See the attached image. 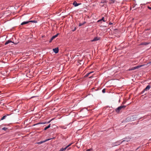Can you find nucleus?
Wrapping results in <instances>:
<instances>
[{
  "label": "nucleus",
  "mask_w": 151,
  "mask_h": 151,
  "mask_svg": "<svg viewBox=\"0 0 151 151\" xmlns=\"http://www.w3.org/2000/svg\"><path fill=\"white\" fill-rule=\"evenodd\" d=\"M29 22H31L36 23L37 22V21L36 20H31V21H29Z\"/></svg>",
  "instance_id": "obj_18"
},
{
  "label": "nucleus",
  "mask_w": 151,
  "mask_h": 151,
  "mask_svg": "<svg viewBox=\"0 0 151 151\" xmlns=\"http://www.w3.org/2000/svg\"><path fill=\"white\" fill-rule=\"evenodd\" d=\"M103 21L104 22H106V21L104 19V17H103L102 18V19H99V20H98L97 21V22H101V21Z\"/></svg>",
  "instance_id": "obj_10"
},
{
  "label": "nucleus",
  "mask_w": 151,
  "mask_h": 151,
  "mask_svg": "<svg viewBox=\"0 0 151 151\" xmlns=\"http://www.w3.org/2000/svg\"><path fill=\"white\" fill-rule=\"evenodd\" d=\"M146 91V90H145V89L142 91L141 93H143L145 91Z\"/></svg>",
  "instance_id": "obj_25"
},
{
  "label": "nucleus",
  "mask_w": 151,
  "mask_h": 151,
  "mask_svg": "<svg viewBox=\"0 0 151 151\" xmlns=\"http://www.w3.org/2000/svg\"><path fill=\"white\" fill-rule=\"evenodd\" d=\"M146 65H137V66L133 67L132 68H130L129 69V71L132 70H135V69H138V68L141 67L143 66H146Z\"/></svg>",
  "instance_id": "obj_2"
},
{
  "label": "nucleus",
  "mask_w": 151,
  "mask_h": 151,
  "mask_svg": "<svg viewBox=\"0 0 151 151\" xmlns=\"http://www.w3.org/2000/svg\"><path fill=\"white\" fill-rule=\"evenodd\" d=\"M85 23H86V22H84L82 23H80L79 25V26H81L84 24Z\"/></svg>",
  "instance_id": "obj_17"
},
{
  "label": "nucleus",
  "mask_w": 151,
  "mask_h": 151,
  "mask_svg": "<svg viewBox=\"0 0 151 151\" xmlns=\"http://www.w3.org/2000/svg\"><path fill=\"white\" fill-rule=\"evenodd\" d=\"M81 4V3H77L76 1H74L73 3V5L75 6H78V5Z\"/></svg>",
  "instance_id": "obj_7"
},
{
  "label": "nucleus",
  "mask_w": 151,
  "mask_h": 151,
  "mask_svg": "<svg viewBox=\"0 0 151 151\" xmlns=\"http://www.w3.org/2000/svg\"><path fill=\"white\" fill-rule=\"evenodd\" d=\"M149 43H148V42H143V43H141L140 45H148Z\"/></svg>",
  "instance_id": "obj_13"
},
{
  "label": "nucleus",
  "mask_w": 151,
  "mask_h": 151,
  "mask_svg": "<svg viewBox=\"0 0 151 151\" xmlns=\"http://www.w3.org/2000/svg\"><path fill=\"white\" fill-rule=\"evenodd\" d=\"M93 73V72H90L89 73H87L86 75H87V76H88L91 73Z\"/></svg>",
  "instance_id": "obj_26"
},
{
  "label": "nucleus",
  "mask_w": 151,
  "mask_h": 151,
  "mask_svg": "<svg viewBox=\"0 0 151 151\" xmlns=\"http://www.w3.org/2000/svg\"><path fill=\"white\" fill-rule=\"evenodd\" d=\"M47 124V122H40L38 123L36 125H37L39 124Z\"/></svg>",
  "instance_id": "obj_16"
},
{
  "label": "nucleus",
  "mask_w": 151,
  "mask_h": 151,
  "mask_svg": "<svg viewBox=\"0 0 151 151\" xmlns=\"http://www.w3.org/2000/svg\"><path fill=\"white\" fill-rule=\"evenodd\" d=\"M102 92L103 93H105V89H103V90H102Z\"/></svg>",
  "instance_id": "obj_24"
},
{
  "label": "nucleus",
  "mask_w": 151,
  "mask_h": 151,
  "mask_svg": "<svg viewBox=\"0 0 151 151\" xmlns=\"http://www.w3.org/2000/svg\"><path fill=\"white\" fill-rule=\"evenodd\" d=\"M72 143H70V144H69V145H68L66 147H67V150H69L71 148L70 147H69V148H68L72 144Z\"/></svg>",
  "instance_id": "obj_14"
},
{
  "label": "nucleus",
  "mask_w": 151,
  "mask_h": 151,
  "mask_svg": "<svg viewBox=\"0 0 151 151\" xmlns=\"http://www.w3.org/2000/svg\"><path fill=\"white\" fill-rule=\"evenodd\" d=\"M55 138V137H53V138H50V139H46V140H45V142H46V141H48V140H49L52 139H54Z\"/></svg>",
  "instance_id": "obj_23"
},
{
  "label": "nucleus",
  "mask_w": 151,
  "mask_h": 151,
  "mask_svg": "<svg viewBox=\"0 0 151 151\" xmlns=\"http://www.w3.org/2000/svg\"><path fill=\"white\" fill-rule=\"evenodd\" d=\"M151 63V62H150L149 63Z\"/></svg>",
  "instance_id": "obj_34"
},
{
  "label": "nucleus",
  "mask_w": 151,
  "mask_h": 151,
  "mask_svg": "<svg viewBox=\"0 0 151 151\" xmlns=\"http://www.w3.org/2000/svg\"><path fill=\"white\" fill-rule=\"evenodd\" d=\"M6 117V115H5L1 119V120H3Z\"/></svg>",
  "instance_id": "obj_21"
},
{
  "label": "nucleus",
  "mask_w": 151,
  "mask_h": 151,
  "mask_svg": "<svg viewBox=\"0 0 151 151\" xmlns=\"http://www.w3.org/2000/svg\"><path fill=\"white\" fill-rule=\"evenodd\" d=\"M14 43V42H12V41L9 40L6 41L5 42V45H7L9 43Z\"/></svg>",
  "instance_id": "obj_8"
},
{
  "label": "nucleus",
  "mask_w": 151,
  "mask_h": 151,
  "mask_svg": "<svg viewBox=\"0 0 151 151\" xmlns=\"http://www.w3.org/2000/svg\"><path fill=\"white\" fill-rule=\"evenodd\" d=\"M110 4H113L114 3L115 0H110Z\"/></svg>",
  "instance_id": "obj_20"
},
{
  "label": "nucleus",
  "mask_w": 151,
  "mask_h": 151,
  "mask_svg": "<svg viewBox=\"0 0 151 151\" xmlns=\"http://www.w3.org/2000/svg\"><path fill=\"white\" fill-rule=\"evenodd\" d=\"M130 139L131 138L130 137H127L123 139H122V142H124L125 141L128 142L130 140Z\"/></svg>",
  "instance_id": "obj_3"
},
{
  "label": "nucleus",
  "mask_w": 151,
  "mask_h": 151,
  "mask_svg": "<svg viewBox=\"0 0 151 151\" xmlns=\"http://www.w3.org/2000/svg\"><path fill=\"white\" fill-rule=\"evenodd\" d=\"M124 104V102H123L122 103V104Z\"/></svg>",
  "instance_id": "obj_33"
},
{
  "label": "nucleus",
  "mask_w": 151,
  "mask_h": 151,
  "mask_svg": "<svg viewBox=\"0 0 151 151\" xmlns=\"http://www.w3.org/2000/svg\"><path fill=\"white\" fill-rule=\"evenodd\" d=\"M29 22V21L23 22L21 24V25H23L26 24H28Z\"/></svg>",
  "instance_id": "obj_11"
},
{
  "label": "nucleus",
  "mask_w": 151,
  "mask_h": 151,
  "mask_svg": "<svg viewBox=\"0 0 151 151\" xmlns=\"http://www.w3.org/2000/svg\"><path fill=\"white\" fill-rule=\"evenodd\" d=\"M50 127V124L48 126L45 127L44 129V130H47V129H48Z\"/></svg>",
  "instance_id": "obj_15"
},
{
  "label": "nucleus",
  "mask_w": 151,
  "mask_h": 151,
  "mask_svg": "<svg viewBox=\"0 0 151 151\" xmlns=\"http://www.w3.org/2000/svg\"><path fill=\"white\" fill-rule=\"evenodd\" d=\"M53 52L55 53H57L58 52L59 49L58 47H56L53 49Z\"/></svg>",
  "instance_id": "obj_6"
},
{
  "label": "nucleus",
  "mask_w": 151,
  "mask_h": 151,
  "mask_svg": "<svg viewBox=\"0 0 151 151\" xmlns=\"http://www.w3.org/2000/svg\"><path fill=\"white\" fill-rule=\"evenodd\" d=\"M59 35L58 33L57 34L53 36L50 39V40L49 41V42H52V40L55 38L57 37L58 35Z\"/></svg>",
  "instance_id": "obj_4"
},
{
  "label": "nucleus",
  "mask_w": 151,
  "mask_h": 151,
  "mask_svg": "<svg viewBox=\"0 0 151 151\" xmlns=\"http://www.w3.org/2000/svg\"><path fill=\"white\" fill-rule=\"evenodd\" d=\"M147 8L151 10V7H150V6H148Z\"/></svg>",
  "instance_id": "obj_27"
},
{
  "label": "nucleus",
  "mask_w": 151,
  "mask_h": 151,
  "mask_svg": "<svg viewBox=\"0 0 151 151\" xmlns=\"http://www.w3.org/2000/svg\"><path fill=\"white\" fill-rule=\"evenodd\" d=\"M122 141H121V140L118 141L114 143V145L115 146H117L120 145L122 143Z\"/></svg>",
  "instance_id": "obj_5"
},
{
  "label": "nucleus",
  "mask_w": 151,
  "mask_h": 151,
  "mask_svg": "<svg viewBox=\"0 0 151 151\" xmlns=\"http://www.w3.org/2000/svg\"><path fill=\"white\" fill-rule=\"evenodd\" d=\"M126 107V106L125 105H121L116 108L115 111L117 113H119L121 110L124 109Z\"/></svg>",
  "instance_id": "obj_1"
},
{
  "label": "nucleus",
  "mask_w": 151,
  "mask_h": 151,
  "mask_svg": "<svg viewBox=\"0 0 151 151\" xmlns=\"http://www.w3.org/2000/svg\"><path fill=\"white\" fill-rule=\"evenodd\" d=\"M45 142V141H41V142H37L36 143L38 144H41Z\"/></svg>",
  "instance_id": "obj_19"
},
{
  "label": "nucleus",
  "mask_w": 151,
  "mask_h": 151,
  "mask_svg": "<svg viewBox=\"0 0 151 151\" xmlns=\"http://www.w3.org/2000/svg\"><path fill=\"white\" fill-rule=\"evenodd\" d=\"M76 30V29L75 28L73 30V31H74Z\"/></svg>",
  "instance_id": "obj_32"
},
{
  "label": "nucleus",
  "mask_w": 151,
  "mask_h": 151,
  "mask_svg": "<svg viewBox=\"0 0 151 151\" xmlns=\"http://www.w3.org/2000/svg\"><path fill=\"white\" fill-rule=\"evenodd\" d=\"M54 119V118L50 120H51V121H52V120H53Z\"/></svg>",
  "instance_id": "obj_31"
},
{
  "label": "nucleus",
  "mask_w": 151,
  "mask_h": 151,
  "mask_svg": "<svg viewBox=\"0 0 151 151\" xmlns=\"http://www.w3.org/2000/svg\"><path fill=\"white\" fill-rule=\"evenodd\" d=\"M109 25H111V24H113V23H111V22H109Z\"/></svg>",
  "instance_id": "obj_29"
},
{
  "label": "nucleus",
  "mask_w": 151,
  "mask_h": 151,
  "mask_svg": "<svg viewBox=\"0 0 151 151\" xmlns=\"http://www.w3.org/2000/svg\"><path fill=\"white\" fill-rule=\"evenodd\" d=\"M99 38L97 37H95L94 39L91 40L92 42L95 41L99 40Z\"/></svg>",
  "instance_id": "obj_9"
},
{
  "label": "nucleus",
  "mask_w": 151,
  "mask_h": 151,
  "mask_svg": "<svg viewBox=\"0 0 151 151\" xmlns=\"http://www.w3.org/2000/svg\"><path fill=\"white\" fill-rule=\"evenodd\" d=\"M150 86L148 85L147 86V87L145 88V90L147 91V90H149L150 88Z\"/></svg>",
  "instance_id": "obj_12"
},
{
  "label": "nucleus",
  "mask_w": 151,
  "mask_h": 151,
  "mask_svg": "<svg viewBox=\"0 0 151 151\" xmlns=\"http://www.w3.org/2000/svg\"><path fill=\"white\" fill-rule=\"evenodd\" d=\"M7 129V128L5 127H3L2 129V130H3L4 131H6Z\"/></svg>",
  "instance_id": "obj_22"
},
{
  "label": "nucleus",
  "mask_w": 151,
  "mask_h": 151,
  "mask_svg": "<svg viewBox=\"0 0 151 151\" xmlns=\"http://www.w3.org/2000/svg\"><path fill=\"white\" fill-rule=\"evenodd\" d=\"M7 115V116H8V115H9L7 114V115Z\"/></svg>",
  "instance_id": "obj_35"
},
{
  "label": "nucleus",
  "mask_w": 151,
  "mask_h": 151,
  "mask_svg": "<svg viewBox=\"0 0 151 151\" xmlns=\"http://www.w3.org/2000/svg\"><path fill=\"white\" fill-rule=\"evenodd\" d=\"M91 150V149H88L86 150V151H90Z\"/></svg>",
  "instance_id": "obj_28"
},
{
  "label": "nucleus",
  "mask_w": 151,
  "mask_h": 151,
  "mask_svg": "<svg viewBox=\"0 0 151 151\" xmlns=\"http://www.w3.org/2000/svg\"><path fill=\"white\" fill-rule=\"evenodd\" d=\"M51 122V120H50V121H48V122H47V123H49Z\"/></svg>",
  "instance_id": "obj_30"
}]
</instances>
